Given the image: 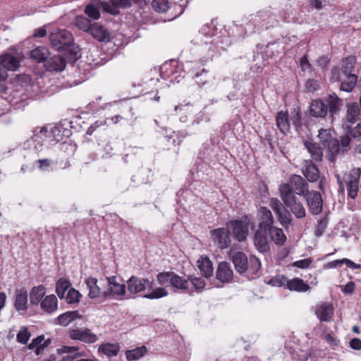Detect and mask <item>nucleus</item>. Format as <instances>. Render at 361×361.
Returning a JSON list of instances; mask_svg holds the SVG:
<instances>
[{"instance_id": "nucleus-1", "label": "nucleus", "mask_w": 361, "mask_h": 361, "mask_svg": "<svg viewBox=\"0 0 361 361\" xmlns=\"http://www.w3.org/2000/svg\"><path fill=\"white\" fill-rule=\"evenodd\" d=\"M255 27L250 21L245 25H233L228 30L218 32L213 23H208L201 27L191 42L195 46L202 61L207 63L219 57L233 42H240L248 34L256 32Z\"/></svg>"}, {"instance_id": "nucleus-2", "label": "nucleus", "mask_w": 361, "mask_h": 361, "mask_svg": "<svg viewBox=\"0 0 361 361\" xmlns=\"http://www.w3.org/2000/svg\"><path fill=\"white\" fill-rule=\"evenodd\" d=\"M128 290L131 294H140L145 290H151L149 293L144 294L142 297L146 299L154 300L168 295L169 293L165 288L158 287L152 288V281L146 278H141L132 276L126 281Z\"/></svg>"}, {"instance_id": "nucleus-3", "label": "nucleus", "mask_w": 361, "mask_h": 361, "mask_svg": "<svg viewBox=\"0 0 361 361\" xmlns=\"http://www.w3.org/2000/svg\"><path fill=\"white\" fill-rule=\"evenodd\" d=\"M49 146L51 145L47 127L36 128L33 135L24 142V149L27 151V155L34 157H42L44 151H47L44 147Z\"/></svg>"}, {"instance_id": "nucleus-4", "label": "nucleus", "mask_w": 361, "mask_h": 361, "mask_svg": "<svg viewBox=\"0 0 361 361\" xmlns=\"http://www.w3.org/2000/svg\"><path fill=\"white\" fill-rule=\"evenodd\" d=\"M280 197L283 204L290 209L292 214L297 219H302L306 216V210L302 203L296 197L288 184L283 183L279 186Z\"/></svg>"}, {"instance_id": "nucleus-5", "label": "nucleus", "mask_w": 361, "mask_h": 361, "mask_svg": "<svg viewBox=\"0 0 361 361\" xmlns=\"http://www.w3.org/2000/svg\"><path fill=\"white\" fill-rule=\"evenodd\" d=\"M231 259L236 271L240 274L249 271L255 274L261 267V262L257 257L251 256L248 260L247 256L243 252H234Z\"/></svg>"}, {"instance_id": "nucleus-6", "label": "nucleus", "mask_w": 361, "mask_h": 361, "mask_svg": "<svg viewBox=\"0 0 361 361\" xmlns=\"http://www.w3.org/2000/svg\"><path fill=\"white\" fill-rule=\"evenodd\" d=\"M255 221L249 216H245L240 219L231 220L226 224L227 228L231 230L234 238L239 242L247 239L249 228L255 227Z\"/></svg>"}, {"instance_id": "nucleus-7", "label": "nucleus", "mask_w": 361, "mask_h": 361, "mask_svg": "<svg viewBox=\"0 0 361 361\" xmlns=\"http://www.w3.org/2000/svg\"><path fill=\"white\" fill-rule=\"evenodd\" d=\"M183 68V65L176 60L165 62L160 68L161 77L172 83H178L185 77Z\"/></svg>"}, {"instance_id": "nucleus-8", "label": "nucleus", "mask_w": 361, "mask_h": 361, "mask_svg": "<svg viewBox=\"0 0 361 361\" xmlns=\"http://www.w3.org/2000/svg\"><path fill=\"white\" fill-rule=\"evenodd\" d=\"M355 61L353 56L346 57L341 61V71L345 76V80L341 85V90L343 91L350 92L356 85L357 76L352 73Z\"/></svg>"}, {"instance_id": "nucleus-9", "label": "nucleus", "mask_w": 361, "mask_h": 361, "mask_svg": "<svg viewBox=\"0 0 361 361\" xmlns=\"http://www.w3.org/2000/svg\"><path fill=\"white\" fill-rule=\"evenodd\" d=\"M85 283L88 290V297L98 302H103L107 300L106 281L98 280L94 277L85 279Z\"/></svg>"}, {"instance_id": "nucleus-10", "label": "nucleus", "mask_w": 361, "mask_h": 361, "mask_svg": "<svg viewBox=\"0 0 361 361\" xmlns=\"http://www.w3.org/2000/svg\"><path fill=\"white\" fill-rule=\"evenodd\" d=\"M49 40L51 46L56 50H68L73 44L72 34L66 30H54L50 35Z\"/></svg>"}, {"instance_id": "nucleus-11", "label": "nucleus", "mask_w": 361, "mask_h": 361, "mask_svg": "<svg viewBox=\"0 0 361 361\" xmlns=\"http://www.w3.org/2000/svg\"><path fill=\"white\" fill-rule=\"evenodd\" d=\"M107 300H123L126 293V284L116 276L106 277Z\"/></svg>"}, {"instance_id": "nucleus-12", "label": "nucleus", "mask_w": 361, "mask_h": 361, "mask_svg": "<svg viewBox=\"0 0 361 361\" xmlns=\"http://www.w3.org/2000/svg\"><path fill=\"white\" fill-rule=\"evenodd\" d=\"M197 62H187L185 67L190 68V71L194 74L195 82L200 87L211 86L214 85V78L206 69L202 68L200 71L196 67Z\"/></svg>"}, {"instance_id": "nucleus-13", "label": "nucleus", "mask_w": 361, "mask_h": 361, "mask_svg": "<svg viewBox=\"0 0 361 361\" xmlns=\"http://www.w3.org/2000/svg\"><path fill=\"white\" fill-rule=\"evenodd\" d=\"M361 176V170L360 169H353L344 177V182L346 185L348 195L355 199L359 190V183Z\"/></svg>"}, {"instance_id": "nucleus-14", "label": "nucleus", "mask_w": 361, "mask_h": 361, "mask_svg": "<svg viewBox=\"0 0 361 361\" xmlns=\"http://www.w3.org/2000/svg\"><path fill=\"white\" fill-rule=\"evenodd\" d=\"M214 245L219 249H225L231 244L230 233L227 228H219L210 231Z\"/></svg>"}, {"instance_id": "nucleus-15", "label": "nucleus", "mask_w": 361, "mask_h": 361, "mask_svg": "<svg viewBox=\"0 0 361 361\" xmlns=\"http://www.w3.org/2000/svg\"><path fill=\"white\" fill-rule=\"evenodd\" d=\"M69 337L85 343H94L97 341V336L87 328H78L69 331Z\"/></svg>"}, {"instance_id": "nucleus-16", "label": "nucleus", "mask_w": 361, "mask_h": 361, "mask_svg": "<svg viewBox=\"0 0 361 361\" xmlns=\"http://www.w3.org/2000/svg\"><path fill=\"white\" fill-rule=\"evenodd\" d=\"M28 87L29 85L27 83L25 84V87L23 85L16 84L15 89L10 92L7 97L8 102L11 105L15 106L21 102L27 100L29 97Z\"/></svg>"}, {"instance_id": "nucleus-17", "label": "nucleus", "mask_w": 361, "mask_h": 361, "mask_svg": "<svg viewBox=\"0 0 361 361\" xmlns=\"http://www.w3.org/2000/svg\"><path fill=\"white\" fill-rule=\"evenodd\" d=\"M291 192L305 197L310 191L306 181L299 175H293L290 179V183H287Z\"/></svg>"}, {"instance_id": "nucleus-18", "label": "nucleus", "mask_w": 361, "mask_h": 361, "mask_svg": "<svg viewBox=\"0 0 361 361\" xmlns=\"http://www.w3.org/2000/svg\"><path fill=\"white\" fill-rule=\"evenodd\" d=\"M311 213L319 214L322 211V199L319 192L311 191L305 196Z\"/></svg>"}, {"instance_id": "nucleus-19", "label": "nucleus", "mask_w": 361, "mask_h": 361, "mask_svg": "<svg viewBox=\"0 0 361 361\" xmlns=\"http://www.w3.org/2000/svg\"><path fill=\"white\" fill-rule=\"evenodd\" d=\"M254 243L259 252L265 253L269 250L270 247L267 238V229L259 228L255 233Z\"/></svg>"}, {"instance_id": "nucleus-20", "label": "nucleus", "mask_w": 361, "mask_h": 361, "mask_svg": "<svg viewBox=\"0 0 361 361\" xmlns=\"http://www.w3.org/2000/svg\"><path fill=\"white\" fill-rule=\"evenodd\" d=\"M46 152L44 151V154L42 157L28 155L34 160L32 163L33 168L37 169L42 172H49L56 164L54 160L45 157Z\"/></svg>"}, {"instance_id": "nucleus-21", "label": "nucleus", "mask_w": 361, "mask_h": 361, "mask_svg": "<svg viewBox=\"0 0 361 361\" xmlns=\"http://www.w3.org/2000/svg\"><path fill=\"white\" fill-rule=\"evenodd\" d=\"M130 4L129 0H109V2L98 1V5L100 6V8L113 15L118 13V8L119 7L125 8L129 6Z\"/></svg>"}, {"instance_id": "nucleus-22", "label": "nucleus", "mask_w": 361, "mask_h": 361, "mask_svg": "<svg viewBox=\"0 0 361 361\" xmlns=\"http://www.w3.org/2000/svg\"><path fill=\"white\" fill-rule=\"evenodd\" d=\"M14 306L20 314H24L28 307L27 292L25 288L16 290Z\"/></svg>"}, {"instance_id": "nucleus-23", "label": "nucleus", "mask_w": 361, "mask_h": 361, "mask_svg": "<svg viewBox=\"0 0 361 361\" xmlns=\"http://www.w3.org/2000/svg\"><path fill=\"white\" fill-rule=\"evenodd\" d=\"M233 276V270L226 262H221L219 264L216 270V279L222 283H229Z\"/></svg>"}, {"instance_id": "nucleus-24", "label": "nucleus", "mask_w": 361, "mask_h": 361, "mask_svg": "<svg viewBox=\"0 0 361 361\" xmlns=\"http://www.w3.org/2000/svg\"><path fill=\"white\" fill-rule=\"evenodd\" d=\"M89 32L99 42H108L111 39L110 32L97 23H93Z\"/></svg>"}, {"instance_id": "nucleus-25", "label": "nucleus", "mask_w": 361, "mask_h": 361, "mask_svg": "<svg viewBox=\"0 0 361 361\" xmlns=\"http://www.w3.org/2000/svg\"><path fill=\"white\" fill-rule=\"evenodd\" d=\"M0 63L7 70L16 71L20 65L19 56L6 53L0 56Z\"/></svg>"}, {"instance_id": "nucleus-26", "label": "nucleus", "mask_w": 361, "mask_h": 361, "mask_svg": "<svg viewBox=\"0 0 361 361\" xmlns=\"http://www.w3.org/2000/svg\"><path fill=\"white\" fill-rule=\"evenodd\" d=\"M259 228L267 229L273 226L274 218L271 211L267 207H260L258 212Z\"/></svg>"}, {"instance_id": "nucleus-27", "label": "nucleus", "mask_w": 361, "mask_h": 361, "mask_svg": "<svg viewBox=\"0 0 361 361\" xmlns=\"http://www.w3.org/2000/svg\"><path fill=\"white\" fill-rule=\"evenodd\" d=\"M315 313L322 322H329L334 314V307L330 303H322L317 306Z\"/></svg>"}, {"instance_id": "nucleus-28", "label": "nucleus", "mask_w": 361, "mask_h": 361, "mask_svg": "<svg viewBox=\"0 0 361 361\" xmlns=\"http://www.w3.org/2000/svg\"><path fill=\"white\" fill-rule=\"evenodd\" d=\"M46 127L49 131V140L51 141V146L62 140L64 136H68V135H66L65 133H68V130H65L61 126H49Z\"/></svg>"}, {"instance_id": "nucleus-29", "label": "nucleus", "mask_w": 361, "mask_h": 361, "mask_svg": "<svg viewBox=\"0 0 361 361\" xmlns=\"http://www.w3.org/2000/svg\"><path fill=\"white\" fill-rule=\"evenodd\" d=\"M66 61L61 55H55L47 60L45 66L49 71H62L66 68Z\"/></svg>"}, {"instance_id": "nucleus-30", "label": "nucleus", "mask_w": 361, "mask_h": 361, "mask_svg": "<svg viewBox=\"0 0 361 361\" xmlns=\"http://www.w3.org/2000/svg\"><path fill=\"white\" fill-rule=\"evenodd\" d=\"M328 112L327 105L321 99L312 102L310 105V114L314 117L324 118Z\"/></svg>"}, {"instance_id": "nucleus-31", "label": "nucleus", "mask_w": 361, "mask_h": 361, "mask_svg": "<svg viewBox=\"0 0 361 361\" xmlns=\"http://www.w3.org/2000/svg\"><path fill=\"white\" fill-rule=\"evenodd\" d=\"M40 307L44 312L48 314L56 312L58 308L56 297L53 294L45 296L40 302Z\"/></svg>"}, {"instance_id": "nucleus-32", "label": "nucleus", "mask_w": 361, "mask_h": 361, "mask_svg": "<svg viewBox=\"0 0 361 361\" xmlns=\"http://www.w3.org/2000/svg\"><path fill=\"white\" fill-rule=\"evenodd\" d=\"M197 265L200 272L205 278H209L213 274V266L210 259L205 256H201L197 261Z\"/></svg>"}, {"instance_id": "nucleus-33", "label": "nucleus", "mask_w": 361, "mask_h": 361, "mask_svg": "<svg viewBox=\"0 0 361 361\" xmlns=\"http://www.w3.org/2000/svg\"><path fill=\"white\" fill-rule=\"evenodd\" d=\"M267 233L276 245H283L285 243L286 236L281 228L272 226L267 228Z\"/></svg>"}, {"instance_id": "nucleus-34", "label": "nucleus", "mask_w": 361, "mask_h": 361, "mask_svg": "<svg viewBox=\"0 0 361 361\" xmlns=\"http://www.w3.org/2000/svg\"><path fill=\"white\" fill-rule=\"evenodd\" d=\"M276 122L280 131L286 134L289 131L290 122L288 120V114L287 111H279L276 116Z\"/></svg>"}, {"instance_id": "nucleus-35", "label": "nucleus", "mask_w": 361, "mask_h": 361, "mask_svg": "<svg viewBox=\"0 0 361 361\" xmlns=\"http://www.w3.org/2000/svg\"><path fill=\"white\" fill-rule=\"evenodd\" d=\"M46 294V288L44 286H34L30 292V303L34 305H39Z\"/></svg>"}, {"instance_id": "nucleus-36", "label": "nucleus", "mask_w": 361, "mask_h": 361, "mask_svg": "<svg viewBox=\"0 0 361 361\" xmlns=\"http://www.w3.org/2000/svg\"><path fill=\"white\" fill-rule=\"evenodd\" d=\"M174 110L180 116V121L182 123H186L188 121V116L193 114L195 111L194 107L187 104L185 105H178L174 107Z\"/></svg>"}, {"instance_id": "nucleus-37", "label": "nucleus", "mask_w": 361, "mask_h": 361, "mask_svg": "<svg viewBox=\"0 0 361 361\" xmlns=\"http://www.w3.org/2000/svg\"><path fill=\"white\" fill-rule=\"evenodd\" d=\"M304 145L313 159L317 161H322L323 157L322 149L318 144L306 140Z\"/></svg>"}, {"instance_id": "nucleus-38", "label": "nucleus", "mask_w": 361, "mask_h": 361, "mask_svg": "<svg viewBox=\"0 0 361 361\" xmlns=\"http://www.w3.org/2000/svg\"><path fill=\"white\" fill-rule=\"evenodd\" d=\"M303 175L310 182L318 180L319 174L317 167L311 162L306 161L302 169Z\"/></svg>"}, {"instance_id": "nucleus-39", "label": "nucleus", "mask_w": 361, "mask_h": 361, "mask_svg": "<svg viewBox=\"0 0 361 361\" xmlns=\"http://www.w3.org/2000/svg\"><path fill=\"white\" fill-rule=\"evenodd\" d=\"M287 288L291 291L306 292L310 289V286L299 278L288 279Z\"/></svg>"}, {"instance_id": "nucleus-40", "label": "nucleus", "mask_w": 361, "mask_h": 361, "mask_svg": "<svg viewBox=\"0 0 361 361\" xmlns=\"http://www.w3.org/2000/svg\"><path fill=\"white\" fill-rule=\"evenodd\" d=\"M49 55V51L45 46L38 47L30 51V56L35 61H44Z\"/></svg>"}, {"instance_id": "nucleus-41", "label": "nucleus", "mask_w": 361, "mask_h": 361, "mask_svg": "<svg viewBox=\"0 0 361 361\" xmlns=\"http://www.w3.org/2000/svg\"><path fill=\"white\" fill-rule=\"evenodd\" d=\"M360 114L359 105L356 102L348 104L346 120L344 123H356Z\"/></svg>"}, {"instance_id": "nucleus-42", "label": "nucleus", "mask_w": 361, "mask_h": 361, "mask_svg": "<svg viewBox=\"0 0 361 361\" xmlns=\"http://www.w3.org/2000/svg\"><path fill=\"white\" fill-rule=\"evenodd\" d=\"M147 353V349L145 346L135 348L133 350H128L126 351V359L129 361H133L140 359L144 357Z\"/></svg>"}, {"instance_id": "nucleus-43", "label": "nucleus", "mask_w": 361, "mask_h": 361, "mask_svg": "<svg viewBox=\"0 0 361 361\" xmlns=\"http://www.w3.org/2000/svg\"><path fill=\"white\" fill-rule=\"evenodd\" d=\"M44 340V337L42 336L37 337L36 338L33 339L32 342L28 345V348H35V353L37 355H40L42 353L44 348L47 347L49 343V341L48 340Z\"/></svg>"}, {"instance_id": "nucleus-44", "label": "nucleus", "mask_w": 361, "mask_h": 361, "mask_svg": "<svg viewBox=\"0 0 361 361\" xmlns=\"http://www.w3.org/2000/svg\"><path fill=\"white\" fill-rule=\"evenodd\" d=\"M355 123H343V127L347 130L349 135L353 137H358L361 136V120L355 126Z\"/></svg>"}, {"instance_id": "nucleus-45", "label": "nucleus", "mask_w": 361, "mask_h": 361, "mask_svg": "<svg viewBox=\"0 0 361 361\" xmlns=\"http://www.w3.org/2000/svg\"><path fill=\"white\" fill-rule=\"evenodd\" d=\"M71 283V282L65 279H59L56 283V292L60 299L65 298L66 292L69 289Z\"/></svg>"}, {"instance_id": "nucleus-46", "label": "nucleus", "mask_w": 361, "mask_h": 361, "mask_svg": "<svg viewBox=\"0 0 361 361\" xmlns=\"http://www.w3.org/2000/svg\"><path fill=\"white\" fill-rule=\"evenodd\" d=\"M345 264L348 267L352 268L353 269H359L360 268V264H355L353 261L343 258L342 259H336L332 262H330L326 264V268L333 269L336 268L337 267Z\"/></svg>"}, {"instance_id": "nucleus-47", "label": "nucleus", "mask_w": 361, "mask_h": 361, "mask_svg": "<svg viewBox=\"0 0 361 361\" xmlns=\"http://www.w3.org/2000/svg\"><path fill=\"white\" fill-rule=\"evenodd\" d=\"M171 279V285L173 287L181 290H187L188 289L190 285L188 279H185L173 273V276Z\"/></svg>"}, {"instance_id": "nucleus-48", "label": "nucleus", "mask_w": 361, "mask_h": 361, "mask_svg": "<svg viewBox=\"0 0 361 361\" xmlns=\"http://www.w3.org/2000/svg\"><path fill=\"white\" fill-rule=\"evenodd\" d=\"M78 317V313L77 311H68L63 314H60L57 319L59 324L66 326H68Z\"/></svg>"}, {"instance_id": "nucleus-49", "label": "nucleus", "mask_w": 361, "mask_h": 361, "mask_svg": "<svg viewBox=\"0 0 361 361\" xmlns=\"http://www.w3.org/2000/svg\"><path fill=\"white\" fill-rule=\"evenodd\" d=\"M276 216L280 224L288 229L292 224V217L289 212L284 207Z\"/></svg>"}, {"instance_id": "nucleus-50", "label": "nucleus", "mask_w": 361, "mask_h": 361, "mask_svg": "<svg viewBox=\"0 0 361 361\" xmlns=\"http://www.w3.org/2000/svg\"><path fill=\"white\" fill-rule=\"evenodd\" d=\"M334 130L331 128L320 129L319 130L318 137L324 147H326L328 142L334 137Z\"/></svg>"}, {"instance_id": "nucleus-51", "label": "nucleus", "mask_w": 361, "mask_h": 361, "mask_svg": "<svg viewBox=\"0 0 361 361\" xmlns=\"http://www.w3.org/2000/svg\"><path fill=\"white\" fill-rule=\"evenodd\" d=\"M99 350L108 357H114L118 355L119 346L117 344L106 343L100 345Z\"/></svg>"}, {"instance_id": "nucleus-52", "label": "nucleus", "mask_w": 361, "mask_h": 361, "mask_svg": "<svg viewBox=\"0 0 361 361\" xmlns=\"http://www.w3.org/2000/svg\"><path fill=\"white\" fill-rule=\"evenodd\" d=\"M152 6L157 13H166L171 9L170 3L168 0H153Z\"/></svg>"}, {"instance_id": "nucleus-53", "label": "nucleus", "mask_w": 361, "mask_h": 361, "mask_svg": "<svg viewBox=\"0 0 361 361\" xmlns=\"http://www.w3.org/2000/svg\"><path fill=\"white\" fill-rule=\"evenodd\" d=\"M329 111L332 114L338 111L342 104V101L335 94H330L327 99Z\"/></svg>"}, {"instance_id": "nucleus-54", "label": "nucleus", "mask_w": 361, "mask_h": 361, "mask_svg": "<svg viewBox=\"0 0 361 361\" xmlns=\"http://www.w3.org/2000/svg\"><path fill=\"white\" fill-rule=\"evenodd\" d=\"M75 24L80 30L89 32L93 24L85 16H78L75 18Z\"/></svg>"}, {"instance_id": "nucleus-55", "label": "nucleus", "mask_w": 361, "mask_h": 361, "mask_svg": "<svg viewBox=\"0 0 361 361\" xmlns=\"http://www.w3.org/2000/svg\"><path fill=\"white\" fill-rule=\"evenodd\" d=\"M326 147H328L330 154V159L333 160V159L335 157L336 155L338 154L341 149L339 142L337 139L334 137L328 142Z\"/></svg>"}, {"instance_id": "nucleus-56", "label": "nucleus", "mask_w": 361, "mask_h": 361, "mask_svg": "<svg viewBox=\"0 0 361 361\" xmlns=\"http://www.w3.org/2000/svg\"><path fill=\"white\" fill-rule=\"evenodd\" d=\"M97 6L100 7V6L98 5V3L97 4V6L91 4L87 5L85 8V14L93 20L99 19L100 17V13Z\"/></svg>"}, {"instance_id": "nucleus-57", "label": "nucleus", "mask_w": 361, "mask_h": 361, "mask_svg": "<svg viewBox=\"0 0 361 361\" xmlns=\"http://www.w3.org/2000/svg\"><path fill=\"white\" fill-rule=\"evenodd\" d=\"M99 51L97 48L93 49L87 56V63L90 66H97L104 64L102 62V59H96L95 56H98Z\"/></svg>"}, {"instance_id": "nucleus-58", "label": "nucleus", "mask_w": 361, "mask_h": 361, "mask_svg": "<svg viewBox=\"0 0 361 361\" xmlns=\"http://www.w3.org/2000/svg\"><path fill=\"white\" fill-rule=\"evenodd\" d=\"M82 295L75 288H70L66 296V300L68 303L72 304L78 302Z\"/></svg>"}, {"instance_id": "nucleus-59", "label": "nucleus", "mask_w": 361, "mask_h": 361, "mask_svg": "<svg viewBox=\"0 0 361 361\" xmlns=\"http://www.w3.org/2000/svg\"><path fill=\"white\" fill-rule=\"evenodd\" d=\"M173 276V272H164L159 274L157 276L158 283L161 286H166L168 283L171 284Z\"/></svg>"}, {"instance_id": "nucleus-60", "label": "nucleus", "mask_w": 361, "mask_h": 361, "mask_svg": "<svg viewBox=\"0 0 361 361\" xmlns=\"http://www.w3.org/2000/svg\"><path fill=\"white\" fill-rule=\"evenodd\" d=\"M121 101H113L103 104L100 108L103 110H108L111 112H116L121 110Z\"/></svg>"}, {"instance_id": "nucleus-61", "label": "nucleus", "mask_w": 361, "mask_h": 361, "mask_svg": "<svg viewBox=\"0 0 361 361\" xmlns=\"http://www.w3.org/2000/svg\"><path fill=\"white\" fill-rule=\"evenodd\" d=\"M288 279L283 275H277L270 279L269 283L274 286H284L287 288Z\"/></svg>"}, {"instance_id": "nucleus-62", "label": "nucleus", "mask_w": 361, "mask_h": 361, "mask_svg": "<svg viewBox=\"0 0 361 361\" xmlns=\"http://www.w3.org/2000/svg\"><path fill=\"white\" fill-rule=\"evenodd\" d=\"M188 280L190 283H192L195 289L197 290H201L205 286L204 280L200 277L190 276L188 277Z\"/></svg>"}, {"instance_id": "nucleus-63", "label": "nucleus", "mask_w": 361, "mask_h": 361, "mask_svg": "<svg viewBox=\"0 0 361 361\" xmlns=\"http://www.w3.org/2000/svg\"><path fill=\"white\" fill-rule=\"evenodd\" d=\"M328 225V219L326 216H324L321 220L319 221L318 224L316 227L314 234L317 237H320L324 233Z\"/></svg>"}, {"instance_id": "nucleus-64", "label": "nucleus", "mask_w": 361, "mask_h": 361, "mask_svg": "<svg viewBox=\"0 0 361 361\" xmlns=\"http://www.w3.org/2000/svg\"><path fill=\"white\" fill-rule=\"evenodd\" d=\"M269 205L276 214H279V212L281 210H283L284 208L283 204L277 198H271L269 200Z\"/></svg>"}]
</instances>
